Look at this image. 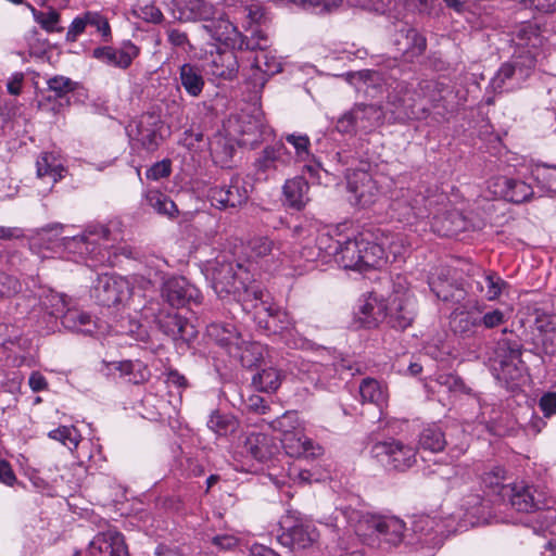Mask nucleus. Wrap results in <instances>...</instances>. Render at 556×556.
Here are the masks:
<instances>
[{
	"instance_id": "obj_1",
	"label": "nucleus",
	"mask_w": 556,
	"mask_h": 556,
	"mask_svg": "<svg viewBox=\"0 0 556 556\" xmlns=\"http://www.w3.org/2000/svg\"><path fill=\"white\" fill-rule=\"evenodd\" d=\"M212 281L216 293L237 295L244 311H255L260 323L263 321V315L273 319L278 313L270 294L251 285L250 270L240 263L217 260L212 267Z\"/></svg>"
},
{
	"instance_id": "obj_2",
	"label": "nucleus",
	"mask_w": 556,
	"mask_h": 556,
	"mask_svg": "<svg viewBox=\"0 0 556 556\" xmlns=\"http://www.w3.org/2000/svg\"><path fill=\"white\" fill-rule=\"evenodd\" d=\"M513 41L516 46L513 61L503 64L491 80V86L496 92L519 88L542 55L544 38L536 24H521Z\"/></svg>"
},
{
	"instance_id": "obj_3",
	"label": "nucleus",
	"mask_w": 556,
	"mask_h": 556,
	"mask_svg": "<svg viewBox=\"0 0 556 556\" xmlns=\"http://www.w3.org/2000/svg\"><path fill=\"white\" fill-rule=\"evenodd\" d=\"M338 514L361 538L376 536L389 546H397L404 540L405 522L395 516L375 515L350 506L338 509Z\"/></svg>"
},
{
	"instance_id": "obj_4",
	"label": "nucleus",
	"mask_w": 556,
	"mask_h": 556,
	"mask_svg": "<svg viewBox=\"0 0 556 556\" xmlns=\"http://www.w3.org/2000/svg\"><path fill=\"white\" fill-rule=\"evenodd\" d=\"M152 282V274H135L125 278L116 274H101L94 280L91 288L92 298L103 306H112L127 300L134 288L148 289Z\"/></svg>"
},
{
	"instance_id": "obj_5",
	"label": "nucleus",
	"mask_w": 556,
	"mask_h": 556,
	"mask_svg": "<svg viewBox=\"0 0 556 556\" xmlns=\"http://www.w3.org/2000/svg\"><path fill=\"white\" fill-rule=\"evenodd\" d=\"M386 110L394 122L425 119L429 115L420 99L416 98L417 89L404 80H393L388 84Z\"/></svg>"
},
{
	"instance_id": "obj_6",
	"label": "nucleus",
	"mask_w": 556,
	"mask_h": 556,
	"mask_svg": "<svg viewBox=\"0 0 556 556\" xmlns=\"http://www.w3.org/2000/svg\"><path fill=\"white\" fill-rule=\"evenodd\" d=\"M387 258L382 244L354 238L341 242L334 262L344 269L363 271L380 267Z\"/></svg>"
},
{
	"instance_id": "obj_7",
	"label": "nucleus",
	"mask_w": 556,
	"mask_h": 556,
	"mask_svg": "<svg viewBox=\"0 0 556 556\" xmlns=\"http://www.w3.org/2000/svg\"><path fill=\"white\" fill-rule=\"evenodd\" d=\"M316 226L309 222L301 223L293 228L292 236L301 245L298 252L300 258L309 263L318 260L328 262L330 257L336 260L342 241L336 240L329 233L316 236Z\"/></svg>"
},
{
	"instance_id": "obj_8",
	"label": "nucleus",
	"mask_w": 556,
	"mask_h": 556,
	"mask_svg": "<svg viewBox=\"0 0 556 556\" xmlns=\"http://www.w3.org/2000/svg\"><path fill=\"white\" fill-rule=\"evenodd\" d=\"M202 29L211 39L231 49L264 50L267 47V37L262 31H254L252 37L245 40L226 14L220 11L210 22L203 24Z\"/></svg>"
},
{
	"instance_id": "obj_9",
	"label": "nucleus",
	"mask_w": 556,
	"mask_h": 556,
	"mask_svg": "<svg viewBox=\"0 0 556 556\" xmlns=\"http://www.w3.org/2000/svg\"><path fill=\"white\" fill-rule=\"evenodd\" d=\"M166 265L164 260L156 258L152 261V265H148L147 273L152 274V283L157 279L163 280L162 296L173 307L185 306L188 303H200L201 293L197 287L189 283L184 277H169L165 279L163 267Z\"/></svg>"
},
{
	"instance_id": "obj_10",
	"label": "nucleus",
	"mask_w": 556,
	"mask_h": 556,
	"mask_svg": "<svg viewBox=\"0 0 556 556\" xmlns=\"http://www.w3.org/2000/svg\"><path fill=\"white\" fill-rule=\"evenodd\" d=\"M417 316V302L404 277L393 280L392 294L388 302L387 323L397 330L410 327Z\"/></svg>"
},
{
	"instance_id": "obj_11",
	"label": "nucleus",
	"mask_w": 556,
	"mask_h": 556,
	"mask_svg": "<svg viewBox=\"0 0 556 556\" xmlns=\"http://www.w3.org/2000/svg\"><path fill=\"white\" fill-rule=\"evenodd\" d=\"M390 210L399 222L410 224L429 215L430 201L422 193L421 187L400 188L392 194Z\"/></svg>"
},
{
	"instance_id": "obj_12",
	"label": "nucleus",
	"mask_w": 556,
	"mask_h": 556,
	"mask_svg": "<svg viewBox=\"0 0 556 556\" xmlns=\"http://www.w3.org/2000/svg\"><path fill=\"white\" fill-rule=\"evenodd\" d=\"M280 527L282 532L277 536L278 542L294 553L313 547L319 538L314 525L292 515L282 517Z\"/></svg>"
},
{
	"instance_id": "obj_13",
	"label": "nucleus",
	"mask_w": 556,
	"mask_h": 556,
	"mask_svg": "<svg viewBox=\"0 0 556 556\" xmlns=\"http://www.w3.org/2000/svg\"><path fill=\"white\" fill-rule=\"evenodd\" d=\"M370 453L383 466L394 470L404 471L416 463V448L396 439L375 443Z\"/></svg>"
},
{
	"instance_id": "obj_14",
	"label": "nucleus",
	"mask_w": 556,
	"mask_h": 556,
	"mask_svg": "<svg viewBox=\"0 0 556 556\" xmlns=\"http://www.w3.org/2000/svg\"><path fill=\"white\" fill-rule=\"evenodd\" d=\"M159 303L150 302L142 309L146 319H153L159 328L173 340L189 342L193 340L198 331L193 325L177 314L163 315L159 309Z\"/></svg>"
},
{
	"instance_id": "obj_15",
	"label": "nucleus",
	"mask_w": 556,
	"mask_h": 556,
	"mask_svg": "<svg viewBox=\"0 0 556 556\" xmlns=\"http://www.w3.org/2000/svg\"><path fill=\"white\" fill-rule=\"evenodd\" d=\"M110 230L101 225L88 226L83 233L75 236H64L60 239V249L85 257L90 255L91 258L103 262L102 258H98L96 255V249L101 241L108 240Z\"/></svg>"
},
{
	"instance_id": "obj_16",
	"label": "nucleus",
	"mask_w": 556,
	"mask_h": 556,
	"mask_svg": "<svg viewBox=\"0 0 556 556\" xmlns=\"http://www.w3.org/2000/svg\"><path fill=\"white\" fill-rule=\"evenodd\" d=\"M521 352L516 343L508 340L497 342L493 356L491 357L492 366L497 371V378L505 381H516L521 377Z\"/></svg>"
},
{
	"instance_id": "obj_17",
	"label": "nucleus",
	"mask_w": 556,
	"mask_h": 556,
	"mask_svg": "<svg viewBox=\"0 0 556 556\" xmlns=\"http://www.w3.org/2000/svg\"><path fill=\"white\" fill-rule=\"evenodd\" d=\"M163 122L156 113H144L138 119L130 123L127 132L131 141L137 142L144 149L152 151L163 140Z\"/></svg>"
},
{
	"instance_id": "obj_18",
	"label": "nucleus",
	"mask_w": 556,
	"mask_h": 556,
	"mask_svg": "<svg viewBox=\"0 0 556 556\" xmlns=\"http://www.w3.org/2000/svg\"><path fill=\"white\" fill-rule=\"evenodd\" d=\"M248 198V190L239 176L231 177L229 182L211 187L207 192L212 206L220 211L239 207Z\"/></svg>"
},
{
	"instance_id": "obj_19",
	"label": "nucleus",
	"mask_w": 556,
	"mask_h": 556,
	"mask_svg": "<svg viewBox=\"0 0 556 556\" xmlns=\"http://www.w3.org/2000/svg\"><path fill=\"white\" fill-rule=\"evenodd\" d=\"M203 70L213 79L232 80L238 76L239 61L233 49H217L210 53Z\"/></svg>"
},
{
	"instance_id": "obj_20",
	"label": "nucleus",
	"mask_w": 556,
	"mask_h": 556,
	"mask_svg": "<svg viewBox=\"0 0 556 556\" xmlns=\"http://www.w3.org/2000/svg\"><path fill=\"white\" fill-rule=\"evenodd\" d=\"M488 189L494 197L503 198L513 203H522L530 200L533 188L527 182L506 176H497L488 182Z\"/></svg>"
},
{
	"instance_id": "obj_21",
	"label": "nucleus",
	"mask_w": 556,
	"mask_h": 556,
	"mask_svg": "<svg viewBox=\"0 0 556 556\" xmlns=\"http://www.w3.org/2000/svg\"><path fill=\"white\" fill-rule=\"evenodd\" d=\"M348 189L362 206L374 204L379 194L380 189L372 176L364 169H355L346 175Z\"/></svg>"
},
{
	"instance_id": "obj_22",
	"label": "nucleus",
	"mask_w": 556,
	"mask_h": 556,
	"mask_svg": "<svg viewBox=\"0 0 556 556\" xmlns=\"http://www.w3.org/2000/svg\"><path fill=\"white\" fill-rule=\"evenodd\" d=\"M250 257L264 260L266 263H285L286 252L280 240L271 236H256L248 242Z\"/></svg>"
},
{
	"instance_id": "obj_23",
	"label": "nucleus",
	"mask_w": 556,
	"mask_h": 556,
	"mask_svg": "<svg viewBox=\"0 0 556 556\" xmlns=\"http://www.w3.org/2000/svg\"><path fill=\"white\" fill-rule=\"evenodd\" d=\"M139 48L131 41H126L121 48L99 47L92 51V56L100 62L118 68H128L139 55Z\"/></svg>"
},
{
	"instance_id": "obj_24",
	"label": "nucleus",
	"mask_w": 556,
	"mask_h": 556,
	"mask_svg": "<svg viewBox=\"0 0 556 556\" xmlns=\"http://www.w3.org/2000/svg\"><path fill=\"white\" fill-rule=\"evenodd\" d=\"M88 551L90 556H128L124 535L115 530L99 533Z\"/></svg>"
},
{
	"instance_id": "obj_25",
	"label": "nucleus",
	"mask_w": 556,
	"mask_h": 556,
	"mask_svg": "<svg viewBox=\"0 0 556 556\" xmlns=\"http://www.w3.org/2000/svg\"><path fill=\"white\" fill-rule=\"evenodd\" d=\"M500 495L507 498L510 506L519 513L531 515L538 507L531 486L523 483L503 485Z\"/></svg>"
},
{
	"instance_id": "obj_26",
	"label": "nucleus",
	"mask_w": 556,
	"mask_h": 556,
	"mask_svg": "<svg viewBox=\"0 0 556 556\" xmlns=\"http://www.w3.org/2000/svg\"><path fill=\"white\" fill-rule=\"evenodd\" d=\"M359 323L366 328H374L388 318V303L376 293H369L363 300L357 312Z\"/></svg>"
},
{
	"instance_id": "obj_27",
	"label": "nucleus",
	"mask_w": 556,
	"mask_h": 556,
	"mask_svg": "<svg viewBox=\"0 0 556 556\" xmlns=\"http://www.w3.org/2000/svg\"><path fill=\"white\" fill-rule=\"evenodd\" d=\"M393 45L400 54H421L427 47L426 38L407 24H400L393 37Z\"/></svg>"
},
{
	"instance_id": "obj_28",
	"label": "nucleus",
	"mask_w": 556,
	"mask_h": 556,
	"mask_svg": "<svg viewBox=\"0 0 556 556\" xmlns=\"http://www.w3.org/2000/svg\"><path fill=\"white\" fill-rule=\"evenodd\" d=\"M348 81L355 88L358 93H363L369 98H376L383 86L388 87L382 75L377 71L363 70L346 74Z\"/></svg>"
},
{
	"instance_id": "obj_29",
	"label": "nucleus",
	"mask_w": 556,
	"mask_h": 556,
	"mask_svg": "<svg viewBox=\"0 0 556 556\" xmlns=\"http://www.w3.org/2000/svg\"><path fill=\"white\" fill-rule=\"evenodd\" d=\"M292 160L291 153L286 146L278 142L274 146L266 147L256 161L260 172L269 174L279 170L290 164Z\"/></svg>"
},
{
	"instance_id": "obj_30",
	"label": "nucleus",
	"mask_w": 556,
	"mask_h": 556,
	"mask_svg": "<svg viewBox=\"0 0 556 556\" xmlns=\"http://www.w3.org/2000/svg\"><path fill=\"white\" fill-rule=\"evenodd\" d=\"M243 450L252 458L266 462L276 454L278 446L270 435L251 432L244 440Z\"/></svg>"
},
{
	"instance_id": "obj_31",
	"label": "nucleus",
	"mask_w": 556,
	"mask_h": 556,
	"mask_svg": "<svg viewBox=\"0 0 556 556\" xmlns=\"http://www.w3.org/2000/svg\"><path fill=\"white\" fill-rule=\"evenodd\" d=\"M358 131L370 132L382 124L384 116L381 106L375 104H355L351 109Z\"/></svg>"
},
{
	"instance_id": "obj_32",
	"label": "nucleus",
	"mask_w": 556,
	"mask_h": 556,
	"mask_svg": "<svg viewBox=\"0 0 556 556\" xmlns=\"http://www.w3.org/2000/svg\"><path fill=\"white\" fill-rule=\"evenodd\" d=\"M280 442L286 453L291 457L315 456L313 442L305 435L304 430L280 437Z\"/></svg>"
},
{
	"instance_id": "obj_33",
	"label": "nucleus",
	"mask_w": 556,
	"mask_h": 556,
	"mask_svg": "<svg viewBox=\"0 0 556 556\" xmlns=\"http://www.w3.org/2000/svg\"><path fill=\"white\" fill-rule=\"evenodd\" d=\"M61 321L66 329L85 334H92L97 329V323L91 315L76 307L68 306L61 316Z\"/></svg>"
},
{
	"instance_id": "obj_34",
	"label": "nucleus",
	"mask_w": 556,
	"mask_h": 556,
	"mask_svg": "<svg viewBox=\"0 0 556 556\" xmlns=\"http://www.w3.org/2000/svg\"><path fill=\"white\" fill-rule=\"evenodd\" d=\"M207 332L218 344L225 346L230 355L239 356L243 341L232 325L213 324L207 328Z\"/></svg>"
},
{
	"instance_id": "obj_35",
	"label": "nucleus",
	"mask_w": 556,
	"mask_h": 556,
	"mask_svg": "<svg viewBox=\"0 0 556 556\" xmlns=\"http://www.w3.org/2000/svg\"><path fill=\"white\" fill-rule=\"evenodd\" d=\"M38 178H48L52 185L62 179L66 173L59 155L53 152H43L36 162Z\"/></svg>"
},
{
	"instance_id": "obj_36",
	"label": "nucleus",
	"mask_w": 556,
	"mask_h": 556,
	"mask_svg": "<svg viewBox=\"0 0 556 556\" xmlns=\"http://www.w3.org/2000/svg\"><path fill=\"white\" fill-rule=\"evenodd\" d=\"M308 190V182L300 176L288 179L283 185L287 203L296 210L303 208L309 201Z\"/></svg>"
},
{
	"instance_id": "obj_37",
	"label": "nucleus",
	"mask_w": 556,
	"mask_h": 556,
	"mask_svg": "<svg viewBox=\"0 0 556 556\" xmlns=\"http://www.w3.org/2000/svg\"><path fill=\"white\" fill-rule=\"evenodd\" d=\"M181 13L187 20L202 21L206 24L217 15L218 10L205 0H186L181 3Z\"/></svg>"
},
{
	"instance_id": "obj_38",
	"label": "nucleus",
	"mask_w": 556,
	"mask_h": 556,
	"mask_svg": "<svg viewBox=\"0 0 556 556\" xmlns=\"http://www.w3.org/2000/svg\"><path fill=\"white\" fill-rule=\"evenodd\" d=\"M252 74L249 76V81L254 89H261L267 81V75H273L280 71V64L274 59L271 62L267 61V54L262 53L255 58V65L251 68Z\"/></svg>"
},
{
	"instance_id": "obj_39",
	"label": "nucleus",
	"mask_w": 556,
	"mask_h": 556,
	"mask_svg": "<svg viewBox=\"0 0 556 556\" xmlns=\"http://www.w3.org/2000/svg\"><path fill=\"white\" fill-rule=\"evenodd\" d=\"M446 443L445 433L437 424L426 426L419 433L418 444L425 451L439 453L444 450Z\"/></svg>"
},
{
	"instance_id": "obj_40",
	"label": "nucleus",
	"mask_w": 556,
	"mask_h": 556,
	"mask_svg": "<svg viewBox=\"0 0 556 556\" xmlns=\"http://www.w3.org/2000/svg\"><path fill=\"white\" fill-rule=\"evenodd\" d=\"M451 324L453 330L465 338L473 337L480 328L479 315L473 311H455Z\"/></svg>"
},
{
	"instance_id": "obj_41",
	"label": "nucleus",
	"mask_w": 556,
	"mask_h": 556,
	"mask_svg": "<svg viewBox=\"0 0 556 556\" xmlns=\"http://www.w3.org/2000/svg\"><path fill=\"white\" fill-rule=\"evenodd\" d=\"M441 236H455L466 227V222L457 211H451L442 216H435L432 224Z\"/></svg>"
},
{
	"instance_id": "obj_42",
	"label": "nucleus",
	"mask_w": 556,
	"mask_h": 556,
	"mask_svg": "<svg viewBox=\"0 0 556 556\" xmlns=\"http://www.w3.org/2000/svg\"><path fill=\"white\" fill-rule=\"evenodd\" d=\"M476 288L480 293L484 292L488 301H495L508 288V283L495 271H484L483 282L476 281Z\"/></svg>"
},
{
	"instance_id": "obj_43",
	"label": "nucleus",
	"mask_w": 556,
	"mask_h": 556,
	"mask_svg": "<svg viewBox=\"0 0 556 556\" xmlns=\"http://www.w3.org/2000/svg\"><path fill=\"white\" fill-rule=\"evenodd\" d=\"M359 394L363 402L375 404L379 409L388 401V391L379 381L372 378H366L359 384Z\"/></svg>"
},
{
	"instance_id": "obj_44",
	"label": "nucleus",
	"mask_w": 556,
	"mask_h": 556,
	"mask_svg": "<svg viewBox=\"0 0 556 556\" xmlns=\"http://www.w3.org/2000/svg\"><path fill=\"white\" fill-rule=\"evenodd\" d=\"M179 77L182 87L191 97H198L204 87V79L198 67L190 63L182 64L179 68Z\"/></svg>"
},
{
	"instance_id": "obj_45",
	"label": "nucleus",
	"mask_w": 556,
	"mask_h": 556,
	"mask_svg": "<svg viewBox=\"0 0 556 556\" xmlns=\"http://www.w3.org/2000/svg\"><path fill=\"white\" fill-rule=\"evenodd\" d=\"M147 204L157 214L173 218L177 215L178 208L168 195L159 190H149L144 194Z\"/></svg>"
},
{
	"instance_id": "obj_46",
	"label": "nucleus",
	"mask_w": 556,
	"mask_h": 556,
	"mask_svg": "<svg viewBox=\"0 0 556 556\" xmlns=\"http://www.w3.org/2000/svg\"><path fill=\"white\" fill-rule=\"evenodd\" d=\"M282 380V374L275 367L263 368L252 378L253 386L263 392L276 391Z\"/></svg>"
},
{
	"instance_id": "obj_47",
	"label": "nucleus",
	"mask_w": 556,
	"mask_h": 556,
	"mask_svg": "<svg viewBox=\"0 0 556 556\" xmlns=\"http://www.w3.org/2000/svg\"><path fill=\"white\" fill-rule=\"evenodd\" d=\"M238 425L236 417L218 410L213 412L207 420L208 429L219 437L232 434L237 430Z\"/></svg>"
},
{
	"instance_id": "obj_48",
	"label": "nucleus",
	"mask_w": 556,
	"mask_h": 556,
	"mask_svg": "<svg viewBox=\"0 0 556 556\" xmlns=\"http://www.w3.org/2000/svg\"><path fill=\"white\" fill-rule=\"evenodd\" d=\"M241 132L251 135L253 139L248 143L254 144L271 135V129L260 118V113L254 116H248L241 122Z\"/></svg>"
},
{
	"instance_id": "obj_49",
	"label": "nucleus",
	"mask_w": 556,
	"mask_h": 556,
	"mask_svg": "<svg viewBox=\"0 0 556 556\" xmlns=\"http://www.w3.org/2000/svg\"><path fill=\"white\" fill-rule=\"evenodd\" d=\"M538 188L552 197H556V167L536 166L532 170Z\"/></svg>"
},
{
	"instance_id": "obj_50",
	"label": "nucleus",
	"mask_w": 556,
	"mask_h": 556,
	"mask_svg": "<svg viewBox=\"0 0 556 556\" xmlns=\"http://www.w3.org/2000/svg\"><path fill=\"white\" fill-rule=\"evenodd\" d=\"M531 515L532 517L529 519V522L535 532H553L552 529L556 523L555 508L541 509L538 506Z\"/></svg>"
},
{
	"instance_id": "obj_51",
	"label": "nucleus",
	"mask_w": 556,
	"mask_h": 556,
	"mask_svg": "<svg viewBox=\"0 0 556 556\" xmlns=\"http://www.w3.org/2000/svg\"><path fill=\"white\" fill-rule=\"evenodd\" d=\"M416 89V98L420 99L421 102L429 109L430 106H435L437 103L442 99L439 85L433 80H422L418 84Z\"/></svg>"
},
{
	"instance_id": "obj_52",
	"label": "nucleus",
	"mask_w": 556,
	"mask_h": 556,
	"mask_svg": "<svg viewBox=\"0 0 556 556\" xmlns=\"http://www.w3.org/2000/svg\"><path fill=\"white\" fill-rule=\"evenodd\" d=\"M41 305L50 315L61 317L70 306V302L64 294L50 290L41 296Z\"/></svg>"
},
{
	"instance_id": "obj_53",
	"label": "nucleus",
	"mask_w": 556,
	"mask_h": 556,
	"mask_svg": "<svg viewBox=\"0 0 556 556\" xmlns=\"http://www.w3.org/2000/svg\"><path fill=\"white\" fill-rule=\"evenodd\" d=\"M48 437L52 440L59 441L68 450L73 451L80 442V434L78 430L71 426H61L48 433Z\"/></svg>"
},
{
	"instance_id": "obj_54",
	"label": "nucleus",
	"mask_w": 556,
	"mask_h": 556,
	"mask_svg": "<svg viewBox=\"0 0 556 556\" xmlns=\"http://www.w3.org/2000/svg\"><path fill=\"white\" fill-rule=\"evenodd\" d=\"M290 3L311 10L316 14L330 13L342 4V0H288Z\"/></svg>"
},
{
	"instance_id": "obj_55",
	"label": "nucleus",
	"mask_w": 556,
	"mask_h": 556,
	"mask_svg": "<svg viewBox=\"0 0 556 556\" xmlns=\"http://www.w3.org/2000/svg\"><path fill=\"white\" fill-rule=\"evenodd\" d=\"M115 368L119 370L121 375L127 378L128 382L140 383L146 379V368H142L141 363H132L130 361L117 363Z\"/></svg>"
},
{
	"instance_id": "obj_56",
	"label": "nucleus",
	"mask_w": 556,
	"mask_h": 556,
	"mask_svg": "<svg viewBox=\"0 0 556 556\" xmlns=\"http://www.w3.org/2000/svg\"><path fill=\"white\" fill-rule=\"evenodd\" d=\"M283 138L294 148L296 157L300 161H306L309 159L311 141L308 136L300 134H288Z\"/></svg>"
},
{
	"instance_id": "obj_57",
	"label": "nucleus",
	"mask_w": 556,
	"mask_h": 556,
	"mask_svg": "<svg viewBox=\"0 0 556 556\" xmlns=\"http://www.w3.org/2000/svg\"><path fill=\"white\" fill-rule=\"evenodd\" d=\"M274 428L278 430L281 435L303 430L300 419L295 413H286L274 422Z\"/></svg>"
},
{
	"instance_id": "obj_58",
	"label": "nucleus",
	"mask_w": 556,
	"mask_h": 556,
	"mask_svg": "<svg viewBox=\"0 0 556 556\" xmlns=\"http://www.w3.org/2000/svg\"><path fill=\"white\" fill-rule=\"evenodd\" d=\"M64 229L65 226L62 224L48 225L40 229L39 236L41 241L48 243V249H60V239L63 237L61 235Z\"/></svg>"
},
{
	"instance_id": "obj_59",
	"label": "nucleus",
	"mask_w": 556,
	"mask_h": 556,
	"mask_svg": "<svg viewBox=\"0 0 556 556\" xmlns=\"http://www.w3.org/2000/svg\"><path fill=\"white\" fill-rule=\"evenodd\" d=\"M48 89L54 93L56 98H64L66 94L75 90L76 83L68 77L54 76L48 81Z\"/></svg>"
},
{
	"instance_id": "obj_60",
	"label": "nucleus",
	"mask_w": 556,
	"mask_h": 556,
	"mask_svg": "<svg viewBox=\"0 0 556 556\" xmlns=\"http://www.w3.org/2000/svg\"><path fill=\"white\" fill-rule=\"evenodd\" d=\"M35 21L41 25L43 29L47 31L56 30V25L60 20V15L55 10H50L49 12H40L37 11L34 7L29 5Z\"/></svg>"
},
{
	"instance_id": "obj_61",
	"label": "nucleus",
	"mask_w": 556,
	"mask_h": 556,
	"mask_svg": "<svg viewBox=\"0 0 556 556\" xmlns=\"http://www.w3.org/2000/svg\"><path fill=\"white\" fill-rule=\"evenodd\" d=\"M21 290L20 281L7 273L0 271V298H10Z\"/></svg>"
},
{
	"instance_id": "obj_62",
	"label": "nucleus",
	"mask_w": 556,
	"mask_h": 556,
	"mask_svg": "<svg viewBox=\"0 0 556 556\" xmlns=\"http://www.w3.org/2000/svg\"><path fill=\"white\" fill-rule=\"evenodd\" d=\"M480 327L493 329L505 323V314L498 308H494L479 316Z\"/></svg>"
},
{
	"instance_id": "obj_63",
	"label": "nucleus",
	"mask_w": 556,
	"mask_h": 556,
	"mask_svg": "<svg viewBox=\"0 0 556 556\" xmlns=\"http://www.w3.org/2000/svg\"><path fill=\"white\" fill-rule=\"evenodd\" d=\"M535 327L543 338L546 333L556 330V315H539L535 319Z\"/></svg>"
},
{
	"instance_id": "obj_64",
	"label": "nucleus",
	"mask_w": 556,
	"mask_h": 556,
	"mask_svg": "<svg viewBox=\"0 0 556 556\" xmlns=\"http://www.w3.org/2000/svg\"><path fill=\"white\" fill-rule=\"evenodd\" d=\"M539 406L545 417H551L556 414V392H547L542 395L539 401Z\"/></svg>"
}]
</instances>
